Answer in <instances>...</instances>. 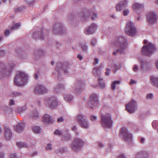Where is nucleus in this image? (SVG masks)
Masks as SVG:
<instances>
[{
	"mask_svg": "<svg viewBox=\"0 0 158 158\" xmlns=\"http://www.w3.org/2000/svg\"><path fill=\"white\" fill-rule=\"evenodd\" d=\"M45 102L46 105L51 109H54L59 105L58 98L57 97L52 96L46 98Z\"/></svg>",
	"mask_w": 158,
	"mask_h": 158,
	"instance_id": "nucleus-8",
	"label": "nucleus"
},
{
	"mask_svg": "<svg viewBox=\"0 0 158 158\" xmlns=\"http://www.w3.org/2000/svg\"><path fill=\"white\" fill-rule=\"evenodd\" d=\"M91 120L93 122H96L97 120V118L96 116L94 115H91L90 116Z\"/></svg>",
	"mask_w": 158,
	"mask_h": 158,
	"instance_id": "nucleus-49",
	"label": "nucleus"
},
{
	"mask_svg": "<svg viewBox=\"0 0 158 158\" xmlns=\"http://www.w3.org/2000/svg\"><path fill=\"white\" fill-rule=\"evenodd\" d=\"M71 139L70 134H65L62 137L61 139L63 141H69Z\"/></svg>",
	"mask_w": 158,
	"mask_h": 158,
	"instance_id": "nucleus-33",
	"label": "nucleus"
},
{
	"mask_svg": "<svg viewBox=\"0 0 158 158\" xmlns=\"http://www.w3.org/2000/svg\"><path fill=\"white\" fill-rule=\"evenodd\" d=\"M16 145L17 147L19 148H29V146L27 144L24 142H17Z\"/></svg>",
	"mask_w": 158,
	"mask_h": 158,
	"instance_id": "nucleus-32",
	"label": "nucleus"
},
{
	"mask_svg": "<svg viewBox=\"0 0 158 158\" xmlns=\"http://www.w3.org/2000/svg\"><path fill=\"white\" fill-rule=\"evenodd\" d=\"M84 144V141L82 139L76 138L72 143L71 148L74 152H78L81 151Z\"/></svg>",
	"mask_w": 158,
	"mask_h": 158,
	"instance_id": "nucleus-7",
	"label": "nucleus"
},
{
	"mask_svg": "<svg viewBox=\"0 0 158 158\" xmlns=\"http://www.w3.org/2000/svg\"><path fill=\"white\" fill-rule=\"evenodd\" d=\"M99 103V98L96 94L93 93L90 95L89 99L88 104V106L89 108L91 109H94L98 106Z\"/></svg>",
	"mask_w": 158,
	"mask_h": 158,
	"instance_id": "nucleus-11",
	"label": "nucleus"
},
{
	"mask_svg": "<svg viewBox=\"0 0 158 158\" xmlns=\"http://www.w3.org/2000/svg\"><path fill=\"white\" fill-rule=\"evenodd\" d=\"M93 16L91 17L92 19L93 20H94L97 17H98V14L94 12L93 13Z\"/></svg>",
	"mask_w": 158,
	"mask_h": 158,
	"instance_id": "nucleus-59",
	"label": "nucleus"
},
{
	"mask_svg": "<svg viewBox=\"0 0 158 158\" xmlns=\"http://www.w3.org/2000/svg\"><path fill=\"white\" fill-rule=\"evenodd\" d=\"M73 96L72 95L67 94L64 95V99L67 101L70 102L73 99Z\"/></svg>",
	"mask_w": 158,
	"mask_h": 158,
	"instance_id": "nucleus-36",
	"label": "nucleus"
},
{
	"mask_svg": "<svg viewBox=\"0 0 158 158\" xmlns=\"http://www.w3.org/2000/svg\"><path fill=\"white\" fill-rule=\"evenodd\" d=\"M46 149L48 151L52 150V145L51 144H48L46 148Z\"/></svg>",
	"mask_w": 158,
	"mask_h": 158,
	"instance_id": "nucleus-52",
	"label": "nucleus"
},
{
	"mask_svg": "<svg viewBox=\"0 0 158 158\" xmlns=\"http://www.w3.org/2000/svg\"><path fill=\"white\" fill-rule=\"evenodd\" d=\"M137 106L136 102L134 100H132L126 105V109L130 113H133L135 111Z\"/></svg>",
	"mask_w": 158,
	"mask_h": 158,
	"instance_id": "nucleus-15",
	"label": "nucleus"
},
{
	"mask_svg": "<svg viewBox=\"0 0 158 158\" xmlns=\"http://www.w3.org/2000/svg\"><path fill=\"white\" fill-rule=\"evenodd\" d=\"M81 20L83 22L85 21L87 19V17L88 16L87 13H86L85 12L82 11L79 15Z\"/></svg>",
	"mask_w": 158,
	"mask_h": 158,
	"instance_id": "nucleus-29",
	"label": "nucleus"
},
{
	"mask_svg": "<svg viewBox=\"0 0 158 158\" xmlns=\"http://www.w3.org/2000/svg\"><path fill=\"white\" fill-rule=\"evenodd\" d=\"M11 30H6L5 32H4V34L5 35L7 36H8L10 34V31H11Z\"/></svg>",
	"mask_w": 158,
	"mask_h": 158,
	"instance_id": "nucleus-56",
	"label": "nucleus"
},
{
	"mask_svg": "<svg viewBox=\"0 0 158 158\" xmlns=\"http://www.w3.org/2000/svg\"><path fill=\"white\" fill-rule=\"evenodd\" d=\"M129 13V10L128 9L124 10L123 11V15L124 16H126L128 15Z\"/></svg>",
	"mask_w": 158,
	"mask_h": 158,
	"instance_id": "nucleus-58",
	"label": "nucleus"
},
{
	"mask_svg": "<svg viewBox=\"0 0 158 158\" xmlns=\"http://www.w3.org/2000/svg\"><path fill=\"white\" fill-rule=\"evenodd\" d=\"M70 66L67 63H64L58 61L56 63L55 70L58 73V77L59 78L61 77V73L64 72L65 74H71L73 73L72 69L70 68Z\"/></svg>",
	"mask_w": 158,
	"mask_h": 158,
	"instance_id": "nucleus-2",
	"label": "nucleus"
},
{
	"mask_svg": "<svg viewBox=\"0 0 158 158\" xmlns=\"http://www.w3.org/2000/svg\"><path fill=\"white\" fill-rule=\"evenodd\" d=\"M150 81L153 85L158 87V77L151 76L150 77Z\"/></svg>",
	"mask_w": 158,
	"mask_h": 158,
	"instance_id": "nucleus-28",
	"label": "nucleus"
},
{
	"mask_svg": "<svg viewBox=\"0 0 158 158\" xmlns=\"http://www.w3.org/2000/svg\"><path fill=\"white\" fill-rule=\"evenodd\" d=\"M43 119V121L47 123H49L53 122L52 117L47 114L44 115Z\"/></svg>",
	"mask_w": 158,
	"mask_h": 158,
	"instance_id": "nucleus-27",
	"label": "nucleus"
},
{
	"mask_svg": "<svg viewBox=\"0 0 158 158\" xmlns=\"http://www.w3.org/2000/svg\"><path fill=\"white\" fill-rule=\"evenodd\" d=\"M35 92L36 94H43L48 92V89L44 85H38L35 88Z\"/></svg>",
	"mask_w": 158,
	"mask_h": 158,
	"instance_id": "nucleus-19",
	"label": "nucleus"
},
{
	"mask_svg": "<svg viewBox=\"0 0 158 158\" xmlns=\"http://www.w3.org/2000/svg\"><path fill=\"white\" fill-rule=\"evenodd\" d=\"M155 49V45L152 43H149L147 45L143 46L141 53L143 55L150 56L153 54Z\"/></svg>",
	"mask_w": 158,
	"mask_h": 158,
	"instance_id": "nucleus-10",
	"label": "nucleus"
},
{
	"mask_svg": "<svg viewBox=\"0 0 158 158\" xmlns=\"http://www.w3.org/2000/svg\"><path fill=\"white\" fill-rule=\"evenodd\" d=\"M147 22L148 23L152 25L156 21V15L154 12H150L147 16Z\"/></svg>",
	"mask_w": 158,
	"mask_h": 158,
	"instance_id": "nucleus-16",
	"label": "nucleus"
},
{
	"mask_svg": "<svg viewBox=\"0 0 158 158\" xmlns=\"http://www.w3.org/2000/svg\"><path fill=\"white\" fill-rule=\"evenodd\" d=\"M67 151V148H61L60 149V152L61 153H63L66 152Z\"/></svg>",
	"mask_w": 158,
	"mask_h": 158,
	"instance_id": "nucleus-53",
	"label": "nucleus"
},
{
	"mask_svg": "<svg viewBox=\"0 0 158 158\" xmlns=\"http://www.w3.org/2000/svg\"><path fill=\"white\" fill-rule=\"evenodd\" d=\"M20 23H15L14 24L13 26H12L11 27H10V29L11 30L13 29H16L18 28L20 26Z\"/></svg>",
	"mask_w": 158,
	"mask_h": 158,
	"instance_id": "nucleus-44",
	"label": "nucleus"
},
{
	"mask_svg": "<svg viewBox=\"0 0 158 158\" xmlns=\"http://www.w3.org/2000/svg\"><path fill=\"white\" fill-rule=\"evenodd\" d=\"M144 7L143 4L139 3H137L134 4L133 6V9L134 11L137 12L139 14V11L143 10Z\"/></svg>",
	"mask_w": 158,
	"mask_h": 158,
	"instance_id": "nucleus-23",
	"label": "nucleus"
},
{
	"mask_svg": "<svg viewBox=\"0 0 158 158\" xmlns=\"http://www.w3.org/2000/svg\"><path fill=\"white\" fill-rule=\"evenodd\" d=\"M72 131H74V133L77 135H79V133L78 130L77 129L75 125H73L72 128Z\"/></svg>",
	"mask_w": 158,
	"mask_h": 158,
	"instance_id": "nucleus-46",
	"label": "nucleus"
},
{
	"mask_svg": "<svg viewBox=\"0 0 158 158\" xmlns=\"http://www.w3.org/2000/svg\"><path fill=\"white\" fill-rule=\"evenodd\" d=\"M128 0H121L116 6V10L117 11H120L128 6Z\"/></svg>",
	"mask_w": 158,
	"mask_h": 158,
	"instance_id": "nucleus-20",
	"label": "nucleus"
},
{
	"mask_svg": "<svg viewBox=\"0 0 158 158\" xmlns=\"http://www.w3.org/2000/svg\"><path fill=\"white\" fill-rule=\"evenodd\" d=\"M77 57L80 60H82L83 59V57L82 55L80 54H78L77 56Z\"/></svg>",
	"mask_w": 158,
	"mask_h": 158,
	"instance_id": "nucleus-63",
	"label": "nucleus"
},
{
	"mask_svg": "<svg viewBox=\"0 0 158 158\" xmlns=\"http://www.w3.org/2000/svg\"><path fill=\"white\" fill-rule=\"evenodd\" d=\"M66 90L65 85L63 84H60L55 88L54 91L57 94L64 92Z\"/></svg>",
	"mask_w": 158,
	"mask_h": 158,
	"instance_id": "nucleus-21",
	"label": "nucleus"
},
{
	"mask_svg": "<svg viewBox=\"0 0 158 158\" xmlns=\"http://www.w3.org/2000/svg\"><path fill=\"white\" fill-rule=\"evenodd\" d=\"M5 135L6 138L8 140L10 139L12 137V133L10 128L8 127H5Z\"/></svg>",
	"mask_w": 158,
	"mask_h": 158,
	"instance_id": "nucleus-26",
	"label": "nucleus"
},
{
	"mask_svg": "<svg viewBox=\"0 0 158 158\" xmlns=\"http://www.w3.org/2000/svg\"><path fill=\"white\" fill-rule=\"evenodd\" d=\"M54 134L56 135H61L62 133L58 129H56L54 131Z\"/></svg>",
	"mask_w": 158,
	"mask_h": 158,
	"instance_id": "nucleus-47",
	"label": "nucleus"
},
{
	"mask_svg": "<svg viewBox=\"0 0 158 158\" xmlns=\"http://www.w3.org/2000/svg\"><path fill=\"white\" fill-rule=\"evenodd\" d=\"M106 72L105 73V74L107 76H109L110 73V69L108 68H106Z\"/></svg>",
	"mask_w": 158,
	"mask_h": 158,
	"instance_id": "nucleus-51",
	"label": "nucleus"
},
{
	"mask_svg": "<svg viewBox=\"0 0 158 158\" xmlns=\"http://www.w3.org/2000/svg\"><path fill=\"white\" fill-rule=\"evenodd\" d=\"M153 94L152 93H150L147 94L146 98L147 99H152L153 98Z\"/></svg>",
	"mask_w": 158,
	"mask_h": 158,
	"instance_id": "nucleus-54",
	"label": "nucleus"
},
{
	"mask_svg": "<svg viewBox=\"0 0 158 158\" xmlns=\"http://www.w3.org/2000/svg\"><path fill=\"white\" fill-rule=\"evenodd\" d=\"M141 64V68L144 69L147 65V61L146 60L143 59H141L139 61Z\"/></svg>",
	"mask_w": 158,
	"mask_h": 158,
	"instance_id": "nucleus-39",
	"label": "nucleus"
},
{
	"mask_svg": "<svg viewBox=\"0 0 158 158\" xmlns=\"http://www.w3.org/2000/svg\"><path fill=\"white\" fill-rule=\"evenodd\" d=\"M44 29L41 28L39 30H37L33 32V37L36 40H43L44 38Z\"/></svg>",
	"mask_w": 158,
	"mask_h": 158,
	"instance_id": "nucleus-17",
	"label": "nucleus"
},
{
	"mask_svg": "<svg viewBox=\"0 0 158 158\" xmlns=\"http://www.w3.org/2000/svg\"><path fill=\"white\" fill-rule=\"evenodd\" d=\"M12 95L13 97H16L21 96L22 94L19 92L15 91L12 93Z\"/></svg>",
	"mask_w": 158,
	"mask_h": 158,
	"instance_id": "nucleus-43",
	"label": "nucleus"
},
{
	"mask_svg": "<svg viewBox=\"0 0 158 158\" xmlns=\"http://www.w3.org/2000/svg\"><path fill=\"white\" fill-rule=\"evenodd\" d=\"M74 19V16L73 14H71L69 15L68 20L69 21L73 20Z\"/></svg>",
	"mask_w": 158,
	"mask_h": 158,
	"instance_id": "nucleus-57",
	"label": "nucleus"
},
{
	"mask_svg": "<svg viewBox=\"0 0 158 158\" xmlns=\"http://www.w3.org/2000/svg\"><path fill=\"white\" fill-rule=\"evenodd\" d=\"M64 121V118L62 116L60 117L57 118V122L58 123L63 122Z\"/></svg>",
	"mask_w": 158,
	"mask_h": 158,
	"instance_id": "nucleus-50",
	"label": "nucleus"
},
{
	"mask_svg": "<svg viewBox=\"0 0 158 158\" xmlns=\"http://www.w3.org/2000/svg\"><path fill=\"white\" fill-rule=\"evenodd\" d=\"M45 51H44L43 49H40L39 50V53L40 55H42L45 54Z\"/></svg>",
	"mask_w": 158,
	"mask_h": 158,
	"instance_id": "nucleus-55",
	"label": "nucleus"
},
{
	"mask_svg": "<svg viewBox=\"0 0 158 158\" xmlns=\"http://www.w3.org/2000/svg\"><path fill=\"white\" fill-rule=\"evenodd\" d=\"M81 48L83 52L87 53L88 49L87 44L85 43L81 44Z\"/></svg>",
	"mask_w": 158,
	"mask_h": 158,
	"instance_id": "nucleus-30",
	"label": "nucleus"
},
{
	"mask_svg": "<svg viewBox=\"0 0 158 158\" xmlns=\"http://www.w3.org/2000/svg\"><path fill=\"white\" fill-rule=\"evenodd\" d=\"M38 112L35 110L33 111L32 113L31 114V117L34 118H36L39 117Z\"/></svg>",
	"mask_w": 158,
	"mask_h": 158,
	"instance_id": "nucleus-40",
	"label": "nucleus"
},
{
	"mask_svg": "<svg viewBox=\"0 0 158 158\" xmlns=\"http://www.w3.org/2000/svg\"><path fill=\"white\" fill-rule=\"evenodd\" d=\"M75 120L83 128L88 129L90 127L89 122L86 116L82 113L77 114Z\"/></svg>",
	"mask_w": 158,
	"mask_h": 158,
	"instance_id": "nucleus-4",
	"label": "nucleus"
},
{
	"mask_svg": "<svg viewBox=\"0 0 158 158\" xmlns=\"http://www.w3.org/2000/svg\"><path fill=\"white\" fill-rule=\"evenodd\" d=\"M15 104V101L14 100L12 99L10 100L9 104L10 106H12L14 105Z\"/></svg>",
	"mask_w": 158,
	"mask_h": 158,
	"instance_id": "nucleus-61",
	"label": "nucleus"
},
{
	"mask_svg": "<svg viewBox=\"0 0 158 158\" xmlns=\"http://www.w3.org/2000/svg\"><path fill=\"white\" fill-rule=\"evenodd\" d=\"M112 66L113 67V70L114 73H116L117 71L121 68L120 65H118L117 64H114L112 65Z\"/></svg>",
	"mask_w": 158,
	"mask_h": 158,
	"instance_id": "nucleus-35",
	"label": "nucleus"
},
{
	"mask_svg": "<svg viewBox=\"0 0 158 158\" xmlns=\"http://www.w3.org/2000/svg\"><path fill=\"white\" fill-rule=\"evenodd\" d=\"M112 45L113 47L116 48V52L113 53V55H116V53H123L127 46V40L122 36H119L113 41Z\"/></svg>",
	"mask_w": 158,
	"mask_h": 158,
	"instance_id": "nucleus-1",
	"label": "nucleus"
},
{
	"mask_svg": "<svg viewBox=\"0 0 158 158\" xmlns=\"http://www.w3.org/2000/svg\"><path fill=\"white\" fill-rule=\"evenodd\" d=\"M38 154V152L37 151H35L33 153H31L29 154L31 156L33 157L34 156H36Z\"/></svg>",
	"mask_w": 158,
	"mask_h": 158,
	"instance_id": "nucleus-60",
	"label": "nucleus"
},
{
	"mask_svg": "<svg viewBox=\"0 0 158 158\" xmlns=\"http://www.w3.org/2000/svg\"><path fill=\"white\" fill-rule=\"evenodd\" d=\"M85 85L83 81L79 80L77 81L73 88V92L75 94L81 93L85 89Z\"/></svg>",
	"mask_w": 158,
	"mask_h": 158,
	"instance_id": "nucleus-13",
	"label": "nucleus"
},
{
	"mask_svg": "<svg viewBox=\"0 0 158 158\" xmlns=\"http://www.w3.org/2000/svg\"><path fill=\"white\" fill-rule=\"evenodd\" d=\"M54 34L64 35L66 32V29L62 23H58L54 24L52 29Z\"/></svg>",
	"mask_w": 158,
	"mask_h": 158,
	"instance_id": "nucleus-14",
	"label": "nucleus"
},
{
	"mask_svg": "<svg viewBox=\"0 0 158 158\" xmlns=\"http://www.w3.org/2000/svg\"><path fill=\"white\" fill-rule=\"evenodd\" d=\"M10 158H19L17 156L16 153H14L11 155Z\"/></svg>",
	"mask_w": 158,
	"mask_h": 158,
	"instance_id": "nucleus-62",
	"label": "nucleus"
},
{
	"mask_svg": "<svg viewBox=\"0 0 158 158\" xmlns=\"http://www.w3.org/2000/svg\"><path fill=\"white\" fill-rule=\"evenodd\" d=\"M103 68L102 65L101 64L98 67H95L93 69V73L96 77H99L101 74V69Z\"/></svg>",
	"mask_w": 158,
	"mask_h": 158,
	"instance_id": "nucleus-25",
	"label": "nucleus"
},
{
	"mask_svg": "<svg viewBox=\"0 0 158 158\" xmlns=\"http://www.w3.org/2000/svg\"><path fill=\"white\" fill-rule=\"evenodd\" d=\"M99 85L98 86L102 88H103L105 87V84L102 78L98 79Z\"/></svg>",
	"mask_w": 158,
	"mask_h": 158,
	"instance_id": "nucleus-38",
	"label": "nucleus"
},
{
	"mask_svg": "<svg viewBox=\"0 0 158 158\" xmlns=\"http://www.w3.org/2000/svg\"><path fill=\"white\" fill-rule=\"evenodd\" d=\"M97 28V25L94 23H93L89 26L88 27L85 29L84 33L87 35L93 34L95 33Z\"/></svg>",
	"mask_w": 158,
	"mask_h": 158,
	"instance_id": "nucleus-18",
	"label": "nucleus"
},
{
	"mask_svg": "<svg viewBox=\"0 0 158 158\" xmlns=\"http://www.w3.org/2000/svg\"><path fill=\"white\" fill-rule=\"evenodd\" d=\"M27 75L25 73L20 72L18 73L14 79V84L18 86L25 84L28 78Z\"/></svg>",
	"mask_w": 158,
	"mask_h": 158,
	"instance_id": "nucleus-3",
	"label": "nucleus"
},
{
	"mask_svg": "<svg viewBox=\"0 0 158 158\" xmlns=\"http://www.w3.org/2000/svg\"><path fill=\"white\" fill-rule=\"evenodd\" d=\"M14 67L15 65L13 63L10 64L6 67L3 64L0 63V78L9 76Z\"/></svg>",
	"mask_w": 158,
	"mask_h": 158,
	"instance_id": "nucleus-5",
	"label": "nucleus"
},
{
	"mask_svg": "<svg viewBox=\"0 0 158 158\" xmlns=\"http://www.w3.org/2000/svg\"><path fill=\"white\" fill-rule=\"evenodd\" d=\"M33 131L36 133H39L41 132V129L40 127H34L33 128Z\"/></svg>",
	"mask_w": 158,
	"mask_h": 158,
	"instance_id": "nucleus-41",
	"label": "nucleus"
},
{
	"mask_svg": "<svg viewBox=\"0 0 158 158\" xmlns=\"http://www.w3.org/2000/svg\"><path fill=\"white\" fill-rule=\"evenodd\" d=\"M25 127V124L24 123H18L15 127V130L18 132L20 133L23 131Z\"/></svg>",
	"mask_w": 158,
	"mask_h": 158,
	"instance_id": "nucleus-24",
	"label": "nucleus"
},
{
	"mask_svg": "<svg viewBox=\"0 0 158 158\" xmlns=\"http://www.w3.org/2000/svg\"><path fill=\"white\" fill-rule=\"evenodd\" d=\"M101 123L103 127L110 128L112 126L113 121L111 115L109 113L101 115Z\"/></svg>",
	"mask_w": 158,
	"mask_h": 158,
	"instance_id": "nucleus-6",
	"label": "nucleus"
},
{
	"mask_svg": "<svg viewBox=\"0 0 158 158\" xmlns=\"http://www.w3.org/2000/svg\"><path fill=\"white\" fill-rule=\"evenodd\" d=\"M26 110V106H24L22 107L18 108L16 110V112L19 114H21L25 112Z\"/></svg>",
	"mask_w": 158,
	"mask_h": 158,
	"instance_id": "nucleus-31",
	"label": "nucleus"
},
{
	"mask_svg": "<svg viewBox=\"0 0 158 158\" xmlns=\"http://www.w3.org/2000/svg\"><path fill=\"white\" fill-rule=\"evenodd\" d=\"M120 83H121V81H118V80L115 81H113V82H112V83L111 84V88H112V89L113 90H115L116 89V85H117L120 84Z\"/></svg>",
	"mask_w": 158,
	"mask_h": 158,
	"instance_id": "nucleus-37",
	"label": "nucleus"
},
{
	"mask_svg": "<svg viewBox=\"0 0 158 158\" xmlns=\"http://www.w3.org/2000/svg\"><path fill=\"white\" fill-rule=\"evenodd\" d=\"M29 54L26 51H23L20 54V57L21 59H27L28 57Z\"/></svg>",
	"mask_w": 158,
	"mask_h": 158,
	"instance_id": "nucleus-34",
	"label": "nucleus"
},
{
	"mask_svg": "<svg viewBox=\"0 0 158 158\" xmlns=\"http://www.w3.org/2000/svg\"><path fill=\"white\" fill-rule=\"evenodd\" d=\"M150 154L147 151H141L136 153L135 158H149Z\"/></svg>",
	"mask_w": 158,
	"mask_h": 158,
	"instance_id": "nucleus-22",
	"label": "nucleus"
},
{
	"mask_svg": "<svg viewBox=\"0 0 158 158\" xmlns=\"http://www.w3.org/2000/svg\"><path fill=\"white\" fill-rule=\"evenodd\" d=\"M97 42V40L95 38H93L91 40V44L93 46H95Z\"/></svg>",
	"mask_w": 158,
	"mask_h": 158,
	"instance_id": "nucleus-48",
	"label": "nucleus"
},
{
	"mask_svg": "<svg viewBox=\"0 0 158 158\" xmlns=\"http://www.w3.org/2000/svg\"><path fill=\"white\" fill-rule=\"evenodd\" d=\"M125 32L127 34L132 37L135 36L136 34V28L131 21H129L127 23L125 28Z\"/></svg>",
	"mask_w": 158,
	"mask_h": 158,
	"instance_id": "nucleus-12",
	"label": "nucleus"
},
{
	"mask_svg": "<svg viewBox=\"0 0 158 158\" xmlns=\"http://www.w3.org/2000/svg\"><path fill=\"white\" fill-rule=\"evenodd\" d=\"M25 1L30 6L33 5L35 3V0H25Z\"/></svg>",
	"mask_w": 158,
	"mask_h": 158,
	"instance_id": "nucleus-42",
	"label": "nucleus"
},
{
	"mask_svg": "<svg viewBox=\"0 0 158 158\" xmlns=\"http://www.w3.org/2000/svg\"><path fill=\"white\" fill-rule=\"evenodd\" d=\"M119 135L123 140L128 143L130 144L132 143V134L129 132L127 128L123 127L121 129Z\"/></svg>",
	"mask_w": 158,
	"mask_h": 158,
	"instance_id": "nucleus-9",
	"label": "nucleus"
},
{
	"mask_svg": "<svg viewBox=\"0 0 158 158\" xmlns=\"http://www.w3.org/2000/svg\"><path fill=\"white\" fill-rule=\"evenodd\" d=\"M133 70L135 72H137V71L138 70V67H137V66L135 65H134V67L133 68Z\"/></svg>",
	"mask_w": 158,
	"mask_h": 158,
	"instance_id": "nucleus-64",
	"label": "nucleus"
},
{
	"mask_svg": "<svg viewBox=\"0 0 158 158\" xmlns=\"http://www.w3.org/2000/svg\"><path fill=\"white\" fill-rule=\"evenodd\" d=\"M23 9V8L22 6L15 7L14 8V11L16 13L21 12Z\"/></svg>",
	"mask_w": 158,
	"mask_h": 158,
	"instance_id": "nucleus-45",
	"label": "nucleus"
}]
</instances>
